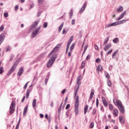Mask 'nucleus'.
<instances>
[{
	"mask_svg": "<svg viewBox=\"0 0 129 129\" xmlns=\"http://www.w3.org/2000/svg\"><path fill=\"white\" fill-rule=\"evenodd\" d=\"M57 58V55L56 54H53L51 57L48 60L47 63V68H50V67H52L53 66V64H54V62H55V60H56V58Z\"/></svg>",
	"mask_w": 129,
	"mask_h": 129,
	"instance_id": "obj_1",
	"label": "nucleus"
},
{
	"mask_svg": "<svg viewBox=\"0 0 129 129\" xmlns=\"http://www.w3.org/2000/svg\"><path fill=\"white\" fill-rule=\"evenodd\" d=\"M75 98L76 99L75 102V111L76 114H78V105H79V98L78 97V96L75 95Z\"/></svg>",
	"mask_w": 129,
	"mask_h": 129,
	"instance_id": "obj_2",
	"label": "nucleus"
},
{
	"mask_svg": "<svg viewBox=\"0 0 129 129\" xmlns=\"http://www.w3.org/2000/svg\"><path fill=\"white\" fill-rule=\"evenodd\" d=\"M18 64H19V61L18 60H16L15 63L13 64L12 67L9 70L8 72V74L9 75H11L15 70H16V68H17V66H18Z\"/></svg>",
	"mask_w": 129,
	"mask_h": 129,
	"instance_id": "obj_3",
	"label": "nucleus"
},
{
	"mask_svg": "<svg viewBox=\"0 0 129 129\" xmlns=\"http://www.w3.org/2000/svg\"><path fill=\"white\" fill-rule=\"evenodd\" d=\"M15 108H16V102L12 101L10 107V114H13L15 112Z\"/></svg>",
	"mask_w": 129,
	"mask_h": 129,
	"instance_id": "obj_4",
	"label": "nucleus"
},
{
	"mask_svg": "<svg viewBox=\"0 0 129 129\" xmlns=\"http://www.w3.org/2000/svg\"><path fill=\"white\" fill-rule=\"evenodd\" d=\"M74 38V36H72L68 41V42L67 45L66 50V54H67V53L68 52V50H69V47H70V44H71V43H72Z\"/></svg>",
	"mask_w": 129,
	"mask_h": 129,
	"instance_id": "obj_5",
	"label": "nucleus"
},
{
	"mask_svg": "<svg viewBox=\"0 0 129 129\" xmlns=\"http://www.w3.org/2000/svg\"><path fill=\"white\" fill-rule=\"evenodd\" d=\"M61 47V44H57L51 51V52L49 54V56H51V55H53L54 53H56L58 50H59V48Z\"/></svg>",
	"mask_w": 129,
	"mask_h": 129,
	"instance_id": "obj_6",
	"label": "nucleus"
},
{
	"mask_svg": "<svg viewBox=\"0 0 129 129\" xmlns=\"http://www.w3.org/2000/svg\"><path fill=\"white\" fill-rule=\"evenodd\" d=\"M41 29V26L38 27V28L36 29L34 31H33V33H32V38H35V37L37 36L38 33H39V31Z\"/></svg>",
	"mask_w": 129,
	"mask_h": 129,
	"instance_id": "obj_7",
	"label": "nucleus"
},
{
	"mask_svg": "<svg viewBox=\"0 0 129 129\" xmlns=\"http://www.w3.org/2000/svg\"><path fill=\"white\" fill-rule=\"evenodd\" d=\"M113 102L114 103L115 105H116V106H117V107L122 105V104L121 103V101L116 99H114L113 100Z\"/></svg>",
	"mask_w": 129,
	"mask_h": 129,
	"instance_id": "obj_8",
	"label": "nucleus"
},
{
	"mask_svg": "<svg viewBox=\"0 0 129 129\" xmlns=\"http://www.w3.org/2000/svg\"><path fill=\"white\" fill-rule=\"evenodd\" d=\"M84 45H85L84 50L83 52L82 56H83V54H84V53H85V52H86V50H87V48H88V44L87 43H86V41H85V40H84V42L83 43L82 47H83V46H84Z\"/></svg>",
	"mask_w": 129,
	"mask_h": 129,
	"instance_id": "obj_9",
	"label": "nucleus"
},
{
	"mask_svg": "<svg viewBox=\"0 0 129 129\" xmlns=\"http://www.w3.org/2000/svg\"><path fill=\"white\" fill-rule=\"evenodd\" d=\"M119 111L121 113H124V112H125V110H124V107H123V106L122 105H121V106H119V107H117Z\"/></svg>",
	"mask_w": 129,
	"mask_h": 129,
	"instance_id": "obj_10",
	"label": "nucleus"
},
{
	"mask_svg": "<svg viewBox=\"0 0 129 129\" xmlns=\"http://www.w3.org/2000/svg\"><path fill=\"white\" fill-rule=\"evenodd\" d=\"M126 14V11H124L119 17L118 18H117L116 20V21H119L120 20H121L123 17H124V15Z\"/></svg>",
	"mask_w": 129,
	"mask_h": 129,
	"instance_id": "obj_11",
	"label": "nucleus"
},
{
	"mask_svg": "<svg viewBox=\"0 0 129 129\" xmlns=\"http://www.w3.org/2000/svg\"><path fill=\"white\" fill-rule=\"evenodd\" d=\"M114 26H117V23L116 22L107 25L105 28L106 29V28H110V27H113Z\"/></svg>",
	"mask_w": 129,
	"mask_h": 129,
	"instance_id": "obj_12",
	"label": "nucleus"
},
{
	"mask_svg": "<svg viewBox=\"0 0 129 129\" xmlns=\"http://www.w3.org/2000/svg\"><path fill=\"white\" fill-rule=\"evenodd\" d=\"M102 101L103 104V105L105 107H106L108 104H107V102L106 101V100L105 99V98L102 97Z\"/></svg>",
	"mask_w": 129,
	"mask_h": 129,
	"instance_id": "obj_13",
	"label": "nucleus"
},
{
	"mask_svg": "<svg viewBox=\"0 0 129 129\" xmlns=\"http://www.w3.org/2000/svg\"><path fill=\"white\" fill-rule=\"evenodd\" d=\"M4 40H5V33H2L0 35V45L4 42Z\"/></svg>",
	"mask_w": 129,
	"mask_h": 129,
	"instance_id": "obj_14",
	"label": "nucleus"
},
{
	"mask_svg": "<svg viewBox=\"0 0 129 129\" xmlns=\"http://www.w3.org/2000/svg\"><path fill=\"white\" fill-rule=\"evenodd\" d=\"M32 88H29L27 90L26 95V98H29V96H30V93L31 91H32Z\"/></svg>",
	"mask_w": 129,
	"mask_h": 129,
	"instance_id": "obj_15",
	"label": "nucleus"
},
{
	"mask_svg": "<svg viewBox=\"0 0 129 129\" xmlns=\"http://www.w3.org/2000/svg\"><path fill=\"white\" fill-rule=\"evenodd\" d=\"M93 95H94V90L92 89L91 91L90 96L89 99V101H90V100L92 99V98L93 97Z\"/></svg>",
	"mask_w": 129,
	"mask_h": 129,
	"instance_id": "obj_16",
	"label": "nucleus"
},
{
	"mask_svg": "<svg viewBox=\"0 0 129 129\" xmlns=\"http://www.w3.org/2000/svg\"><path fill=\"white\" fill-rule=\"evenodd\" d=\"M110 47H111V44H110V43L107 44L104 47V51H107V50H108V49H109V48H110Z\"/></svg>",
	"mask_w": 129,
	"mask_h": 129,
	"instance_id": "obj_17",
	"label": "nucleus"
},
{
	"mask_svg": "<svg viewBox=\"0 0 129 129\" xmlns=\"http://www.w3.org/2000/svg\"><path fill=\"white\" fill-rule=\"evenodd\" d=\"M23 73H24V69L23 68H20L17 73V75L18 76H21Z\"/></svg>",
	"mask_w": 129,
	"mask_h": 129,
	"instance_id": "obj_18",
	"label": "nucleus"
},
{
	"mask_svg": "<svg viewBox=\"0 0 129 129\" xmlns=\"http://www.w3.org/2000/svg\"><path fill=\"white\" fill-rule=\"evenodd\" d=\"M113 114L114 116H117V115H118V110L117 109L115 108L113 110Z\"/></svg>",
	"mask_w": 129,
	"mask_h": 129,
	"instance_id": "obj_19",
	"label": "nucleus"
},
{
	"mask_svg": "<svg viewBox=\"0 0 129 129\" xmlns=\"http://www.w3.org/2000/svg\"><path fill=\"white\" fill-rule=\"evenodd\" d=\"M96 71L99 74V71H102V66L100 64L98 65Z\"/></svg>",
	"mask_w": 129,
	"mask_h": 129,
	"instance_id": "obj_20",
	"label": "nucleus"
},
{
	"mask_svg": "<svg viewBox=\"0 0 129 129\" xmlns=\"http://www.w3.org/2000/svg\"><path fill=\"white\" fill-rule=\"evenodd\" d=\"M123 11V7L122 6H120L117 9V13H121Z\"/></svg>",
	"mask_w": 129,
	"mask_h": 129,
	"instance_id": "obj_21",
	"label": "nucleus"
},
{
	"mask_svg": "<svg viewBox=\"0 0 129 129\" xmlns=\"http://www.w3.org/2000/svg\"><path fill=\"white\" fill-rule=\"evenodd\" d=\"M38 24H39V21H35L34 23H33L31 26L32 28H36V27L38 26Z\"/></svg>",
	"mask_w": 129,
	"mask_h": 129,
	"instance_id": "obj_22",
	"label": "nucleus"
},
{
	"mask_svg": "<svg viewBox=\"0 0 129 129\" xmlns=\"http://www.w3.org/2000/svg\"><path fill=\"white\" fill-rule=\"evenodd\" d=\"M87 5V3L85 2L84 5H83L82 7L81 8V12H83L85 10V8H86V6Z\"/></svg>",
	"mask_w": 129,
	"mask_h": 129,
	"instance_id": "obj_23",
	"label": "nucleus"
},
{
	"mask_svg": "<svg viewBox=\"0 0 129 129\" xmlns=\"http://www.w3.org/2000/svg\"><path fill=\"white\" fill-rule=\"evenodd\" d=\"M84 114H86V113L87 112V111H88V105H86L84 108Z\"/></svg>",
	"mask_w": 129,
	"mask_h": 129,
	"instance_id": "obj_24",
	"label": "nucleus"
},
{
	"mask_svg": "<svg viewBox=\"0 0 129 129\" xmlns=\"http://www.w3.org/2000/svg\"><path fill=\"white\" fill-rule=\"evenodd\" d=\"M119 42V39L118 38L116 37L115 39L113 40V43H114L115 44H118V43Z\"/></svg>",
	"mask_w": 129,
	"mask_h": 129,
	"instance_id": "obj_25",
	"label": "nucleus"
},
{
	"mask_svg": "<svg viewBox=\"0 0 129 129\" xmlns=\"http://www.w3.org/2000/svg\"><path fill=\"white\" fill-rule=\"evenodd\" d=\"M108 40H109V36H107L104 40L103 42L104 45H106L107 44V42H108Z\"/></svg>",
	"mask_w": 129,
	"mask_h": 129,
	"instance_id": "obj_26",
	"label": "nucleus"
},
{
	"mask_svg": "<svg viewBox=\"0 0 129 129\" xmlns=\"http://www.w3.org/2000/svg\"><path fill=\"white\" fill-rule=\"evenodd\" d=\"M27 110H28V106L27 105L24 109L23 115H26L27 114Z\"/></svg>",
	"mask_w": 129,
	"mask_h": 129,
	"instance_id": "obj_27",
	"label": "nucleus"
},
{
	"mask_svg": "<svg viewBox=\"0 0 129 129\" xmlns=\"http://www.w3.org/2000/svg\"><path fill=\"white\" fill-rule=\"evenodd\" d=\"M119 120L121 123H124V119H122V116L119 117Z\"/></svg>",
	"mask_w": 129,
	"mask_h": 129,
	"instance_id": "obj_28",
	"label": "nucleus"
},
{
	"mask_svg": "<svg viewBox=\"0 0 129 129\" xmlns=\"http://www.w3.org/2000/svg\"><path fill=\"white\" fill-rule=\"evenodd\" d=\"M117 52H118V50H116L115 51H114V52L112 53V59H115L114 56H115V55H116V54H117Z\"/></svg>",
	"mask_w": 129,
	"mask_h": 129,
	"instance_id": "obj_29",
	"label": "nucleus"
},
{
	"mask_svg": "<svg viewBox=\"0 0 129 129\" xmlns=\"http://www.w3.org/2000/svg\"><path fill=\"white\" fill-rule=\"evenodd\" d=\"M63 26H64V23H62L59 26L58 28V32H61V30H62V28H63Z\"/></svg>",
	"mask_w": 129,
	"mask_h": 129,
	"instance_id": "obj_30",
	"label": "nucleus"
},
{
	"mask_svg": "<svg viewBox=\"0 0 129 129\" xmlns=\"http://www.w3.org/2000/svg\"><path fill=\"white\" fill-rule=\"evenodd\" d=\"M36 99H34L32 102V106L33 107H36Z\"/></svg>",
	"mask_w": 129,
	"mask_h": 129,
	"instance_id": "obj_31",
	"label": "nucleus"
},
{
	"mask_svg": "<svg viewBox=\"0 0 129 129\" xmlns=\"http://www.w3.org/2000/svg\"><path fill=\"white\" fill-rule=\"evenodd\" d=\"M75 47V43H73L70 47V51H73Z\"/></svg>",
	"mask_w": 129,
	"mask_h": 129,
	"instance_id": "obj_32",
	"label": "nucleus"
},
{
	"mask_svg": "<svg viewBox=\"0 0 129 129\" xmlns=\"http://www.w3.org/2000/svg\"><path fill=\"white\" fill-rule=\"evenodd\" d=\"M62 105H63V102H62L61 103V104H60L59 107L58 109V112H60L61 111V109H62Z\"/></svg>",
	"mask_w": 129,
	"mask_h": 129,
	"instance_id": "obj_33",
	"label": "nucleus"
},
{
	"mask_svg": "<svg viewBox=\"0 0 129 129\" xmlns=\"http://www.w3.org/2000/svg\"><path fill=\"white\" fill-rule=\"evenodd\" d=\"M72 17H73V10H71L70 13V19H72Z\"/></svg>",
	"mask_w": 129,
	"mask_h": 129,
	"instance_id": "obj_34",
	"label": "nucleus"
},
{
	"mask_svg": "<svg viewBox=\"0 0 129 129\" xmlns=\"http://www.w3.org/2000/svg\"><path fill=\"white\" fill-rule=\"evenodd\" d=\"M20 122H21V119H19L15 129H19V126H20Z\"/></svg>",
	"mask_w": 129,
	"mask_h": 129,
	"instance_id": "obj_35",
	"label": "nucleus"
},
{
	"mask_svg": "<svg viewBox=\"0 0 129 129\" xmlns=\"http://www.w3.org/2000/svg\"><path fill=\"white\" fill-rule=\"evenodd\" d=\"M107 84L108 86H109V87H111V82L110 81V80H107Z\"/></svg>",
	"mask_w": 129,
	"mask_h": 129,
	"instance_id": "obj_36",
	"label": "nucleus"
},
{
	"mask_svg": "<svg viewBox=\"0 0 129 129\" xmlns=\"http://www.w3.org/2000/svg\"><path fill=\"white\" fill-rule=\"evenodd\" d=\"M94 126V122H91V123L90 124V128H93Z\"/></svg>",
	"mask_w": 129,
	"mask_h": 129,
	"instance_id": "obj_37",
	"label": "nucleus"
},
{
	"mask_svg": "<svg viewBox=\"0 0 129 129\" xmlns=\"http://www.w3.org/2000/svg\"><path fill=\"white\" fill-rule=\"evenodd\" d=\"M109 109L110 110H113V106L111 104L109 105Z\"/></svg>",
	"mask_w": 129,
	"mask_h": 129,
	"instance_id": "obj_38",
	"label": "nucleus"
},
{
	"mask_svg": "<svg viewBox=\"0 0 129 129\" xmlns=\"http://www.w3.org/2000/svg\"><path fill=\"white\" fill-rule=\"evenodd\" d=\"M81 80V78L80 77H79L78 78H77V84H79V81H80Z\"/></svg>",
	"mask_w": 129,
	"mask_h": 129,
	"instance_id": "obj_39",
	"label": "nucleus"
},
{
	"mask_svg": "<svg viewBox=\"0 0 129 129\" xmlns=\"http://www.w3.org/2000/svg\"><path fill=\"white\" fill-rule=\"evenodd\" d=\"M47 27H48V23L44 22L43 25V28H47Z\"/></svg>",
	"mask_w": 129,
	"mask_h": 129,
	"instance_id": "obj_40",
	"label": "nucleus"
},
{
	"mask_svg": "<svg viewBox=\"0 0 129 129\" xmlns=\"http://www.w3.org/2000/svg\"><path fill=\"white\" fill-rule=\"evenodd\" d=\"M4 68L3 67H1L0 68V74H3L4 73Z\"/></svg>",
	"mask_w": 129,
	"mask_h": 129,
	"instance_id": "obj_41",
	"label": "nucleus"
},
{
	"mask_svg": "<svg viewBox=\"0 0 129 129\" xmlns=\"http://www.w3.org/2000/svg\"><path fill=\"white\" fill-rule=\"evenodd\" d=\"M116 23H117V26L118 25H121V24H123V23L122 22V20L120 21H117L116 22Z\"/></svg>",
	"mask_w": 129,
	"mask_h": 129,
	"instance_id": "obj_42",
	"label": "nucleus"
},
{
	"mask_svg": "<svg viewBox=\"0 0 129 129\" xmlns=\"http://www.w3.org/2000/svg\"><path fill=\"white\" fill-rule=\"evenodd\" d=\"M95 113H96V109H93L92 111L93 115H95Z\"/></svg>",
	"mask_w": 129,
	"mask_h": 129,
	"instance_id": "obj_43",
	"label": "nucleus"
},
{
	"mask_svg": "<svg viewBox=\"0 0 129 129\" xmlns=\"http://www.w3.org/2000/svg\"><path fill=\"white\" fill-rule=\"evenodd\" d=\"M105 75L106 76V78H107V79H109V74H108L107 73H105Z\"/></svg>",
	"mask_w": 129,
	"mask_h": 129,
	"instance_id": "obj_44",
	"label": "nucleus"
},
{
	"mask_svg": "<svg viewBox=\"0 0 129 129\" xmlns=\"http://www.w3.org/2000/svg\"><path fill=\"white\" fill-rule=\"evenodd\" d=\"M112 53V49H110L109 51L106 53V55H109Z\"/></svg>",
	"mask_w": 129,
	"mask_h": 129,
	"instance_id": "obj_45",
	"label": "nucleus"
},
{
	"mask_svg": "<svg viewBox=\"0 0 129 129\" xmlns=\"http://www.w3.org/2000/svg\"><path fill=\"white\" fill-rule=\"evenodd\" d=\"M38 4L42 5L44 3V0H38Z\"/></svg>",
	"mask_w": 129,
	"mask_h": 129,
	"instance_id": "obj_46",
	"label": "nucleus"
},
{
	"mask_svg": "<svg viewBox=\"0 0 129 129\" xmlns=\"http://www.w3.org/2000/svg\"><path fill=\"white\" fill-rule=\"evenodd\" d=\"M4 16L5 17V18H8V17H9V13H5L4 14Z\"/></svg>",
	"mask_w": 129,
	"mask_h": 129,
	"instance_id": "obj_47",
	"label": "nucleus"
},
{
	"mask_svg": "<svg viewBox=\"0 0 129 129\" xmlns=\"http://www.w3.org/2000/svg\"><path fill=\"white\" fill-rule=\"evenodd\" d=\"M99 104V102L98 101V98H96V107H98V105Z\"/></svg>",
	"mask_w": 129,
	"mask_h": 129,
	"instance_id": "obj_48",
	"label": "nucleus"
},
{
	"mask_svg": "<svg viewBox=\"0 0 129 129\" xmlns=\"http://www.w3.org/2000/svg\"><path fill=\"white\" fill-rule=\"evenodd\" d=\"M28 83H29V82H28L24 86V89H27V87H28Z\"/></svg>",
	"mask_w": 129,
	"mask_h": 129,
	"instance_id": "obj_49",
	"label": "nucleus"
},
{
	"mask_svg": "<svg viewBox=\"0 0 129 129\" xmlns=\"http://www.w3.org/2000/svg\"><path fill=\"white\" fill-rule=\"evenodd\" d=\"M9 51H11V47L8 46L6 48V52H9Z\"/></svg>",
	"mask_w": 129,
	"mask_h": 129,
	"instance_id": "obj_50",
	"label": "nucleus"
},
{
	"mask_svg": "<svg viewBox=\"0 0 129 129\" xmlns=\"http://www.w3.org/2000/svg\"><path fill=\"white\" fill-rule=\"evenodd\" d=\"M85 67V61H82V68Z\"/></svg>",
	"mask_w": 129,
	"mask_h": 129,
	"instance_id": "obj_51",
	"label": "nucleus"
},
{
	"mask_svg": "<svg viewBox=\"0 0 129 129\" xmlns=\"http://www.w3.org/2000/svg\"><path fill=\"white\" fill-rule=\"evenodd\" d=\"M96 63H99L100 62V58H98L95 60Z\"/></svg>",
	"mask_w": 129,
	"mask_h": 129,
	"instance_id": "obj_52",
	"label": "nucleus"
},
{
	"mask_svg": "<svg viewBox=\"0 0 129 129\" xmlns=\"http://www.w3.org/2000/svg\"><path fill=\"white\" fill-rule=\"evenodd\" d=\"M18 10H19V6L16 5L15 7V10L16 11V12H17V11H18Z\"/></svg>",
	"mask_w": 129,
	"mask_h": 129,
	"instance_id": "obj_53",
	"label": "nucleus"
},
{
	"mask_svg": "<svg viewBox=\"0 0 129 129\" xmlns=\"http://www.w3.org/2000/svg\"><path fill=\"white\" fill-rule=\"evenodd\" d=\"M71 54H72V51L70 50V51H69L68 52V56H69V57H71Z\"/></svg>",
	"mask_w": 129,
	"mask_h": 129,
	"instance_id": "obj_54",
	"label": "nucleus"
},
{
	"mask_svg": "<svg viewBox=\"0 0 129 129\" xmlns=\"http://www.w3.org/2000/svg\"><path fill=\"white\" fill-rule=\"evenodd\" d=\"M70 104H68L67 105L66 107V109H68L70 108Z\"/></svg>",
	"mask_w": 129,
	"mask_h": 129,
	"instance_id": "obj_55",
	"label": "nucleus"
},
{
	"mask_svg": "<svg viewBox=\"0 0 129 129\" xmlns=\"http://www.w3.org/2000/svg\"><path fill=\"white\" fill-rule=\"evenodd\" d=\"M100 110H101V111H102V112H104V108H103V106H101Z\"/></svg>",
	"mask_w": 129,
	"mask_h": 129,
	"instance_id": "obj_56",
	"label": "nucleus"
},
{
	"mask_svg": "<svg viewBox=\"0 0 129 129\" xmlns=\"http://www.w3.org/2000/svg\"><path fill=\"white\" fill-rule=\"evenodd\" d=\"M94 47H95V49L96 50H99V48H98V46H97V45L95 44V45H94Z\"/></svg>",
	"mask_w": 129,
	"mask_h": 129,
	"instance_id": "obj_57",
	"label": "nucleus"
},
{
	"mask_svg": "<svg viewBox=\"0 0 129 129\" xmlns=\"http://www.w3.org/2000/svg\"><path fill=\"white\" fill-rule=\"evenodd\" d=\"M68 100V97H66L65 100H64V104H66L67 103V101Z\"/></svg>",
	"mask_w": 129,
	"mask_h": 129,
	"instance_id": "obj_58",
	"label": "nucleus"
},
{
	"mask_svg": "<svg viewBox=\"0 0 129 129\" xmlns=\"http://www.w3.org/2000/svg\"><path fill=\"white\" fill-rule=\"evenodd\" d=\"M86 60H89V59H90V55L88 54L87 57H86Z\"/></svg>",
	"mask_w": 129,
	"mask_h": 129,
	"instance_id": "obj_59",
	"label": "nucleus"
},
{
	"mask_svg": "<svg viewBox=\"0 0 129 129\" xmlns=\"http://www.w3.org/2000/svg\"><path fill=\"white\" fill-rule=\"evenodd\" d=\"M25 99H26V96H24L21 100V102H24L25 101Z\"/></svg>",
	"mask_w": 129,
	"mask_h": 129,
	"instance_id": "obj_60",
	"label": "nucleus"
},
{
	"mask_svg": "<svg viewBox=\"0 0 129 129\" xmlns=\"http://www.w3.org/2000/svg\"><path fill=\"white\" fill-rule=\"evenodd\" d=\"M4 26L2 25L0 27V31H3L4 30Z\"/></svg>",
	"mask_w": 129,
	"mask_h": 129,
	"instance_id": "obj_61",
	"label": "nucleus"
},
{
	"mask_svg": "<svg viewBox=\"0 0 129 129\" xmlns=\"http://www.w3.org/2000/svg\"><path fill=\"white\" fill-rule=\"evenodd\" d=\"M45 118H46V119H49V117H48V114H46L45 115Z\"/></svg>",
	"mask_w": 129,
	"mask_h": 129,
	"instance_id": "obj_62",
	"label": "nucleus"
},
{
	"mask_svg": "<svg viewBox=\"0 0 129 129\" xmlns=\"http://www.w3.org/2000/svg\"><path fill=\"white\" fill-rule=\"evenodd\" d=\"M66 92V89H63L62 91H61V93L62 94H64V93H65V92Z\"/></svg>",
	"mask_w": 129,
	"mask_h": 129,
	"instance_id": "obj_63",
	"label": "nucleus"
},
{
	"mask_svg": "<svg viewBox=\"0 0 129 129\" xmlns=\"http://www.w3.org/2000/svg\"><path fill=\"white\" fill-rule=\"evenodd\" d=\"M72 25H75V20H73L72 21Z\"/></svg>",
	"mask_w": 129,
	"mask_h": 129,
	"instance_id": "obj_64",
	"label": "nucleus"
}]
</instances>
